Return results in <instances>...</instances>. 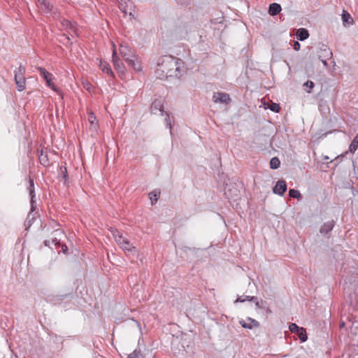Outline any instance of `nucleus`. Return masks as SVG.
Segmentation results:
<instances>
[{
    "label": "nucleus",
    "instance_id": "f257e3e1",
    "mask_svg": "<svg viewBox=\"0 0 358 358\" xmlns=\"http://www.w3.org/2000/svg\"><path fill=\"white\" fill-rule=\"evenodd\" d=\"M185 73L183 62L171 55H164L158 59L155 69L156 78L167 80L169 78H180Z\"/></svg>",
    "mask_w": 358,
    "mask_h": 358
},
{
    "label": "nucleus",
    "instance_id": "f03ea898",
    "mask_svg": "<svg viewBox=\"0 0 358 358\" xmlns=\"http://www.w3.org/2000/svg\"><path fill=\"white\" fill-rule=\"evenodd\" d=\"M25 67L22 64L20 65L17 70L15 72V83L18 91L22 92L25 89L26 79L24 77Z\"/></svg>",
    "mask_w": 358,
    "mask_h": 358
},
{
    "label": "nucleus",
    "instance_id": "7ed1b4c3",
    "mask_svg": "<svg viewBox=\"0 0 358 358\" xmlns=\"http://www.w3.org/2000/svg\"><path fill=\"white\" fill-rule=\"evenodd\" d=\"M117 243L121 247L125 252L134 253L136 252V249L131 243L122 236H119L116 238Z\"/></svg>",
    "mask_w": 358,
    "mask_h": 358
},
{
    "label": "nucleus",
    "instance_id": "20e7f679",
    "mask_svg": "<svg viewBox=\"0 0 358 358\" xmlns=\"http://www.w3.org/2000/svg\"><path fill=\"white\" fill-rule=\"evenodd\" d=\"M164 100L162 98L156 99L150 106V112L152 114L157 115L158 113L163 115L165 111L164 110Z\"/></svg>",
    "mask_w": 358,
    "mask_h": 358
},
{
    "label": "nucleus",
    "instance_id": "39448f33",
    "mask_svg": "<svg viewBox=\"0 0 358 358\" xmlns=\"http://www.w3.org/2000/svg\"><path fill=\"white\" fill-rule=\"evenodd\" d=\"M36 69L39 71L40 74L43 76V78L45 79L47 85L52 89L55 91H57V88L54 83L52 82V74L48 72L43 67H36Z\"/></svg>",
    "mask_w": 358,
    "mask_h": 358
},
{
    "label": "nucleus",
    "instance_id": "423d86ee",
    "mask_svg": "<svg viewBox=\"0 0 358 358\" xmlns=\"http://www.w3.org/2000/svg\"><path fill=\"white\" fill-rule=\"evenodd\" d=\"M42 10L45 13L50 14L53 19L59 20L60 19V12L57 8H55L52 4L50 2L45 4L43 6Z\"/></svg>",
    "mask_w": 358,
    "mask_h": 358
},
{
    "label": "nucleus",
    "instance_id": "0eeeda50",
    "mask_svg": "<svg viewBox=\"0 0 358 358\" xmlns=\"http://www.w3.org/2000/svg\"><path fill=\"white\" fill-rule=\"evenodd\" d=\"M27 190L29 192L30 196V204L31 206V210L34 211L36 208V201L35 200V190H34V179L31 177L29 178V185L27 186Z\"/></svg>",
    "mask_w": 358,
    "mask_h": 358
},
{
    "label": "nucleus",
    "instance_id": "6e6552de",
    "mask_svg": "<svg viewBox=\"0 0 358 358\" xmlns=\"http://www.w3.org/2000/svg\"><path fill=\"white\" fill-rule=\"evenodd\" d=\"M213 101L215 103L228 104L231 102V98L227 93L215 92L213 96Z\"/></svg>",
    "mask_w": 358,
    "mask_h": 358
},
{
    "label": "nucleus",
    "instance_id": "1a4fd4ad",
    "mask_svg": "<svg viewBox=\"0 0 358 358\" xmlns=\"http://www.w3.org/2000/svg\"><path fill=\"white\" fill-rule=\"evenodd\" d=\"M59 22L60 29H69L73 31V34H76V24L66 19L62 18L60 16V19L57 20Z\"/></svg>",
    "mask_w": 358,
    "mask_h": 358
},
{
    "label": "nucleus",
    "instance_id": "9d476101",
    "mask_svg": "<svg viewBox=\"0 0 358 358\" xmlns=\"http://www.w3.org/2000/svg\"><path fill=\"white\" fill-rule=\"evenodd\" d=\"M120 52L126 62L129 59L135 57V55H134L133 51L130 48H129V47L127 45H123V44L120 45Z\"/></svg>",
    "mask_w": 358,
    "mask_h": 358
},
{
    "label": "nucleus",
    "instance_id": "9b49d317",
    "mask_svg": "<svg viewBox=\"0 0 358 358\" xmlns=\"http://www.w3.org/2000/svg\"><path fill=\"white\" fill-rule=\"evenodd\" d=\"M287 191V184L283 180H280L276 182V185L273 189V192L275 194L282 196Z\"/></svg>",
    "mask_w": 358,
    "mask_h": 358
},
{
    "label": "nucleus",
    "instance_id": "f8f14e48",
    "mask_svg": "<svg viewBox=\"0 0 358 358\" xmlns=\"http://www.w3.org/2000/svg\"><path fill=\"white\" fill-rule=\"evenodd\" d=\"M240 324L245 329H252L254 327H259V322L254 319L248 317L246 320H241L239 321Z\"/></svg>",
    "mask_w": 358,
    "mask_h": 358
},
{
    "label": "nucleus",
    "instance_id": "ddd939ff",
    "mask_svg": "<svg viewBox=\"0 0 358 358\" xmlns=\"http://www.w3.org/2000/svg\"><path fill=\"white\" fill-rule=\"evenodd\" d=\"M113 62L115 69L119 73L124 72V66L121 60L117 57L115 50H113Z\"/></svg>",
    "mask_w": 358,
    "mask_h": 358
},
{
    "label": "nucleus",
    "instance_id": "4468645a",
    "mask_svg": "<svg viewBox=\"0 0 358 358\" xmlns=\"http://www.w3.org/2000/svg\"><path fill=\"white\" fill-rule=\"evenodd\" d=\"M332 57V52L330 49L326 45H322L320 49L318 59H322V58L324 59H330Z\"/></svg>",
    "mask_w": 358,
    "mask_h": 358
},
{
    "label": "nucleus",
    "instance_id": "2eb2a0df",
    "mask_svg": "<svg viewBox=\"0 0 358 358\" xmlns=\"http://www.w3.org/2000/svg\"><path fill=\"white\" fill-rule=\"evenodd\" d=\"M38 160L40 163L44 166H48L50 165V162L48 156V154L43 151V149L38 150Z\"/></svg>",
    "mask_w": 358,
    "mask_h": 358
},
{
    "label": "nucleus",
    "instance_id": "dca6fc26",
    "mask_svg": "<svg viewBox=\"0 0 358 358\" xmlns=\"http://www.w3.org/2000/svg\"><path fill=\"white\" fill-rule=\"evenodd\" d=\"M335 222L334 220L328 221L323 224L320 227V232L322 234L327 235L334 228Z\"/></svg>",
    "mask_w": 358,
    "mask_h": 358
},
{
    "label": "nucleus",
    "instance_id": "f3484780",
    "mask_svg": "<svg viewBox=\"0 0 358 358\" xmlns=\"http://www.w3.org/2000/svg\"><path fill=\"white\" fill-rule=\"evenodd\" d=\"M127 64L129 66L132 67L136 71H141L142 70V66L141 62L138 60L136 57L134 58L129 59Z\"/></svg>",
    "mask_w": 358,
    "mask_h": 358
},
{
    "label": "nucleus",
    "instance_id": "a211bd4d",
    "mask_svg": "<svg viewBox=\"0 0 358 358\" xmlns=\"http://www.w3.org/2000/svg\"><path fill=\"white\" fill-rule=\"evenodd\" d=\"M281 11V6L277 3H271L268 8V13L271 15H276Z\"/></svg>",
    "mask_w": 358,
    "mask_h": 358
},
{
    "label": "nucleus",
    "instance_id": "6ab92c4d",
    "mask_svg": "<svg viewBox=\"0 0 358 358\" xmlns=\"http://www.w3.org/2000/svg\"><path fill=\"white\" fill-rule=\"evenodd\" d=\"M342 20L344 26L352 24L354 22L350 13L345 10H343Z\"/></svg>",
    "mask_w": 358,
    "mask_h": 358
},
{
    "label": "nucleus",
    "instance_id": "aec40b11",
    "mask_svg": "<svg viewBox=\"0 0 358 358\" xmlns=\"http://www.w3.org/2000/svg\"><path fill=\"white\" fill-rule=\"evenodd\" d=\"M309 36V33L306 29L300 28L296 31V38L299 41H304Z\"/></svg>",
    "mask_w": 358,
    "mask_h": 358
},
{
    "label": "nucleus",
    "instance_id": "412c9836",
    "mask_svg": "<svg viewBox=\"0 0 358 358\" xmlns=\"http://www.w3.org/2000/svg\"><path fill=\"white\" fill-rule=\"evenodd\" d=\"M165 114L166 115V117L164 119L166 126L167 128L169 129L170 134H172V131H171L172 127H173L172 123L174 122V117H173V116H171L168 112H165Z\"/></svg>",
    "mask_w": 358,
    "mask_h": 358
},
{
    "label": "nucleus",
    "instance_id": "4be33fe9",
    "mask_svg": "<svg viewBox=\"0 0 358 358\" xmlns=\"http://www.w3.org/2000/svg\"><path fill=\"white\" fill-rule=\"evenodd\" d=\"M59 178L60 180H64V183L66 184L68 180V173L66 166H62L59 169Z\"/></svg>",
    "mask_w": 358,
    "mask_h": 358
},
{
    "label": "nucleus",
    "instance_id": "5701e85b",
    "mask_svg": "<svg viewBox=\"0 0 358 358\" xmlns=\"http://www.w3.org/2000/svg\"><path fill=\"white\" fill-rule=\"evenodd\" d=\"M160 196V191L155 189L149 194L152 205L155 204Z\"/></svg>",
    "mask_w": 358,
    "mask_h": 358
},
{
    "label": "nucleus",
    "instance_id": "b1692460",
    "mask_svg": "<svg viewBox=\"0 0 358 358\" xmlns=\"http://www.w3.org/2000/svg\"><path fill=\"white\" fill-rule=\"evenodd\" d=\"M358 148V134L355 136L354 139L352 141L350 147H349V151L351 153H354Z\"/></svg>",
    "mask_w": 358,
    "mask_h": 358
},
{
    "label": "nucleus",
    "instance_id": "393cba45",
    "mask_svg": "<svg viewBox=\"0 0 358 358\" xmlns=\"http://www.w3.org/2000/svg\"><path fill=\"white\" fill-rule=\"evenodd\" d=\"M33 212L34 211H32L31 209L30 212L29 213L27 217L24 222V225L26 227V229L30 227L31 225L32 224L33 221L35 220V216H34V215L32 214Z\"/></svg>",
    "mask_w": 358,
    "mask_h": 358
},
{
    "label": "nucleus",
    "instance_id": "a878e982",
    "mask_svg": "<svg viewBox=\"0 0 358 358\" xmlns=\"http://www.w3.org/2000/svg\"><path fill=\"white\" fill-rule=\"evenodd\" d=\"M100 68L103 72L106 73L107 74L111 75V76L113 75V71H112L109 64L107 62H101Z\"/></svg>",
    "mask_w": 358,
    "mask_h": 358
},
{
    "label": "nucleus",
    "instance_id": "bb28decb",
    "mask_svg": "<svg viewBox=\"0 0 358 358\" xmlns=\"http://www.w3.org/2000/svg\"><path fill=\"white\" fill-rule=\"evenodd\" d=\"M127 358H145L141 350L136 349L132 353L128 355Z\"/></svg>",
    "mask_w": 358,
    "mask_h": 358
},
{
    "label": "nucleus",
    "instance_id": "cd10ccee",
    "mask_svg": "<svg viewBox=\"0 0 358 358\" xmlns=\"http://www.w3.org/2000/svg\"><path fill=\"white\" fill-rule=\"evenodd\" d=\"M298 336L299 337L301 342H305L307 341L308 337L306 334V331L304 328L301 327V329L296 332Z\"/></svg>",
    "mask_w": 358,
    "mask_h": 358
},
{
    "label": "nucleus",
    "instance_id": "c85d7f7f",
    "mask_svg": "<svg viewBox=\"0 0 358 358\" xmlns=\"http://www.w3.org/2000/svg\"><path fill=\"white\" fill-rule=\"evenodd\" d=\"M280 162L276 157L271 158L270 161V167L273 169H276L280 166Z\"/></svg>",
    "mask_w": 358,
    "mask_h": 358
},
{
    "label": "nucleus",
    "instance_id": "c756f323",
    "mask_svg": "<svg viewBox=\"0 0 358 358\" xmlns=\"http://www.w3.org/2000/svg\"><path fill=\"white\" fill-rule=\"evenodd\" d=\"M232 191L231 189L229 188L226 190L225 192V194L229 198V199H233L236 196H237L238 195V190L237 189H234V193H231V192Z\"/></svg>",
    "mask_w": 358,
    "mask_h": 358
},
{
    "label": "nucleus",
    "instance_id": "7c9ffc66",
    "mask_svg": "<svg viewBox=\"0 0 358 358\" xmlns=\"http://www.w3.org/2000/svg\"><path fill=\"white\" fill-rule=\"evenodd\" d=\"M289 195L290 197L295 198V199H300L301 197V194L299 192V191L294 189H290L289 191Z\"/></svg>",
    "mask_w": 358,
    "mask_h": 358
},
{
    "label": "nucleus",
    "instance_id": "2f4dec72",
    "mask_svg": "<svg viewBox=\"0 0 358 358\" xmlns=\"http://www.w3.org/2000/svg\"><path fill=\"white\" fill-rule=\"evenodd\" d=\"M303 86L304 87H307L308 88V90H306V91L308 92V93H310L313 88L315 86V84L313 81L311 80H308L306 81L304 84H303Z\"/></svg>",
    "mask_w": 358,
    "mask_h": 358
},
{
    "label": "nucleus",
    "instance_id": "473e14b6",
    "mask_svg": "<svg viewBox=\"0 0 358 358\" xmlns=\"http://www.w3.org/2000/svg\"><path fill=\"white\" fill-rule=\"evenodd\" d=\"M271 110L275 113H278L280 110V106L278 103H271L268 107Z\"/></svg>",
    "mask_w": 358,
    "mask_h": 358
},
{
    "label": "nucleus",
    "instance_id": "72a5a7b5",
    "mask_svg": "<svg viewBox=\"0 0 358 358\" xmlns=\"http://www.w3.org/2000/svg\"><path fill=\"white\" fill-rule=\"evenodd\" d=\"M61 37L62 38L60 39V41L64 44H66V43L72 44V43L70 41L71 38L69 34H64L61 36Z\"/></svg>",
    "mask_w": 358,
    "mask_h": 358
},
{
    "label": "nucleus",
    "instance_id": "f704fd0d",
    "mask_svg": "<svg viewBox=\"0 0 358 358\" xmlns=\"http://www.w3.org/2000/svg\"><path fill=\"white\" fill-rule=\"evenodd\" d=\"M300 329H301V327L297 326L295 323H292L289 326V329L292 332H296V333Z\"/></svg>",
    "mask_w": 358,
    "mask_h": 358
},
{
    "label": "nucleus",
    "instance_id": "c9c22d12",
    "mask_svg": "<svg viewBox=\"0 0 358 358\" xmlns=\"http://www.w3.org/2000/svg\"><path fill=\"white\" fill-rule=\"evenodd\" d=\"M250 297L249 296H239L237 298V299L236 300V303L237 302H245V301H248V299H250Z\"/></svg>",
    "mask_w": 358,
    "mask_h": 358
},
{
    "label": "nucleus",
    "instance_id": "e433bc0d",
    "mask_svg": "<svg viewBox=\"0 0 358 358\" xmlns=\"http://www.w3.org/2000/svg\"><path fill=\"white\" fill-rule=\"evenodd\" d=\"M111 233H112L113 236V238H115V241H116V238H117V236H122V235L120 233V231H119L117 229H115L111 230Z\"/></svg>",
    "mask_w": 358,
    "mask_h": 358
},
{
    "label": "nucleus",
    "instance_id": "4c0bfd02",
    "mask_svg": "<svg viewBox=\"0 0 358 358\" xmlns=\"http://www.w3.org/2000/svg\"><path fill=\"white\" fill-rule=\"evenodd\" d=\"M96 120V117L93 113H90L88 115V120L92 124H94V120Z\"/></svg>",
    "mask_w": 358,
    "mask_h": 358
},
{
    "label": "nucleus",
    "instance_id": "58836bf2",
    "mask_svg": "<svg viewBox=\"0 0 358 358\" xmlns=\"http://www.w3.org/2000/svg\"><path fill=\"white\" fill-rule=\"evenodd\" d=\"M301 45L298 41H295L293 45V48L295 50H299L300 49Z\"/></svg>",
    "mask_w": 358,
    "mask_h": 358
},
{
    "label": "nucleus",
    "instance_id": "ea45409f",
    "mask_svg": "<svg viewBox=\"0 0 358 358\" xmlns=\"http://www.w3.org/2000/svg\"><path fill=\"white\" fill-rule=\"evenodd\" d=\"M262 304H263V301H262L261 302H259V301H257L256 303H255V306L258 308H264V306H263Z\"/></svg>",
    "mask_w": 358,
    "mask_h": 358
},
{
    "label": "nucleus",
    "instance_id": "a19ab883",
    "mask_svg": "<svg viewBox=\"0 0 358 358\" xmlns=\"http://www.w3.org/2000/svg\"><path fill=\"white\" fill-rule=\"evenodd\" d=\"M37 1L41 3V8H43V6H45V4H46L49 2L47 0H37Z\"/></svg>",
    "mask_w": 358,
    "mask_h": 358
},
{
    "label": "nucleus",
    "instance_id": "79ce46f5",
    "mask_svg": "<svg viewBox=\"0 0 358 358\" xmlns=\"http://www.w3.org/2000/svg\"><path fill=\"white\" fill-rule=\"evenodd\" d=\"M248 301H254L256 303V301H258V298L257 296H250Z\"/></svg>",
    "mask_w": 358,
    "mask_h": 358
},
{
    "label": "nucleus",
    "instance_id": "37998d69",
    "mask_svg": "<svg viewBox=\"0 0 358 358\" xmlns=\"http://www.w3.org/2000/svg\"><path fill=\"white\" fill-rule=\"evenodd\" d=\"M66 296H67V294L56 296V297H57L58 299H59V300H63V299H66Z\"/></svg>",
    "mask_w": 358,
    "mask_h": 358
},
{
    "label": "nucleus",
    "instance_id": "c03bdc74",
    "mask_svg": "<svg viewBox=\"0 0 358 358\" xmlns=\"http://www.w3.org/2000/svg\"><path fill=\"white\" fill-rule=\"evenodd\" d=\"M84 87H85V88L87 90L90 91V90L91 84H90V83H86V84H84Z\"/></svg>",
    "mask_w": 358,
    "mask_h": 358
},
{
    "label": "nucleus",
    "instance_id": "a18cd8bd",
    "mask_svg": "<svg viewBox=\"0 0 358 358\" xmlns=\"http://www.w3.org/2000/svg\"><path fill=\"white\" fill-rule=\"evenodd\" d=\"M328 59H324V58H322V59H320L322 64L325 66H327V60Z\"/></svg>",
    "mask_w": 358,
    "mask_h": 358
},
{
    "label": "nucleus",
    "instance_id": "49530a36",
    "mask_svg": "<svg viewBox=\"0 0 358 358\" xmlns=\"http://www.w3.org/2000/svg\"><path fill=\"white\" fill-rule=\"evenodd\" d=\"M62 250L63 251V252H66L67 250H68V247L66 245H62Z\"/></svg>",
    "mask_w": 358,
    "mask_h": 358
},
{
    "label": "nucleus",
    "instance_id": "de8ad7c7",
    "mask_svg": "<svg viewBox=\"0 0 358 358\" xmlns=\"http://www.w3.org/2000/svg\"><path fill=\"white\" fill-rule=\"evenodd\" d=\"M52 243H54L55 245H57V244H59V241H57V239L56 238H53V239L52 240Z\"/></svg>",
    "mask_w": 358,
    "mask_h": 358
},
{
    "label": "nucleus",
    "instance_id": "09e8293b",
    "mask_svg": "<svg viewBox=\"0 0 358 358\" xmlns=\"http://www.w3.org/2000/svg\"><path fill=\"white\" fill-rule=\"evenodd\" d=\"M44 244H45V246H50V241L46 240V241H44Z\"/></svg>",
    "mask_w": 358,
    "mask_h": 358
},
{
    "label": "nucleus",
    "instance_id": "8fccbe9b",
    "mask_svg": "<svg viewBox=\"0 0 358 358\" xmlns=\"http://www.w3.org/2000/svg\"><path fill=\"white\" fill-rule=\"evenodd\" d=\"M122 12H123V13H124L125 14L127 13V10H125V8H122Z\"/></svg>",
    "mask_w": 358,
    "mask_h": 358
},
{
    "label": "nucleus",
    "instance_id": "3c124183",
    "mask_svg": "<svg viewBox=\"0 0 358 358\" xmlns=\"http://www.w3.org/2000/svg\"><path fill=\"white\" fill-rule=\"evenodd\" d=\"M357 134H358V133H357Z\"/></svg>",
    "mask_w": 358,
    "mask_h": 358
}]
</instances>
